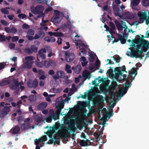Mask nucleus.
Here are the masks:
<instances>
[{
	"label": "nucleus",
	"mask_w": 149,
	"mask_h": 149,
	"mask_svg": "<svg viewBox=\"0 0 149 149\" xmlns=\"http://www.w3.org/2000/svg\"><path fill=\"white\" fill-rule=\"evenodd\" d=\"M125 67L123 66L121 67H116L115 68L114 71L115 77L118 81L124 80L126 81L125 86L119 89L118 92L116 93L114 91L111 92V98L114 100H120V98L126 93L128 88L130 86L132 82L137 74V71L134 68L130 71L129 75L127 77L126 75H122V71H125Z\"/></svg>",
	"instance_id": "1"
},
{
	"label": "nucleus",
	"mask_w": 149,
	"mask_h": 149,
	"mask_svg": "<svg viewBox=\"0 0 149 149\" xmlns=\"http://www.w3.org/2000/svg\"><path fill=\"white\" fill-rule=\"evenodd\" d=\"M74 130V126L72 125H69L68 127H63L58 130L57 133L55 132L54 129L52 130H48L47 134L51 139H59L62 137H68L70 133Z\"/></svg>",
	"instance_id": "2"
},
{
	"label": "nucleus",
	"mask_w": 149,
	"mask_h": 149,
	"mask_svg": "<svg viewBox=\"0 0 149 149\" xmlns=\"http://www.w3.org/2000/svg\"><path fill=\"white\" fill-rule=\"evenodd\" d=\"M72 91V90H70V93L68 97H67L64 100H62L61 102L59 103L57 102L56 104V105L59 108L57 111L54 113V111L52 110H51L49 111V116H47L45 118V119L43 120V122H45V120L48 123H51L52 121V118L54 119V120L56 119H59V114L60 112L62 111V109H63L64 107V102H65L68 103V101H70V97H69L71 96L72 94L73 93H71Z\"/></svg>",
	"instance_id": "3"
},
{
	"label": "nucleus",
	"mask_w": 149,
	"mask_h": 149,
	"mask_svg": "<svg viewBox=\"0 0 149 149\" xmlns=\"http://www.w3.org/2000/svg\"><path fill=\"white\" fill-rule=\"evenodd\" d=\"M103 79L100 77H99L94 81H92V84H93L95 85V86H98V84L100 83H102V85L100 86V91L102 92H106L109 90L108 84L110 82V81L107 80L104 82Z\"/></svg>",
	"instance_id": "4"
},
{
	"label": "nucleus",
	"mask_w": 149,
	"mask_h": 149,
	"mask_svg": "<svg viewBox=\"0 0 149 149\" xmlns=\"http://www.w3.org/2000/svg\"><path fill=\"white\" fill-rule=\"evenodd\" d=\"M44 10L43 7L42 6H36L34 8L31 9L32 12L35 14H38V17H42V22L40 23V25L42 26H44L47 25L48 20L45 19L44 17L45 14L43 13Z\"/></svg>",
	"instance_id": "5"
},
{
	"label": "nucleus",
	"mask_w": 149,
	"mask_h": 149,
	"mask_svg": "<svg viewBox=\"0 0 149 149\" xmlns=\"http://www.w3.org/2000/svg\"><path fill=\"white\" fill-rule=\"evenodd\" d=\"M115 104L114 103H113L111 107L109 108V111H110L109 112L108 114L107 111L104 108L102 110H99L98 113L99 116L100 117L102 116V118L104 120H107V118H108V120L112 115V112L113 110L112 108L115 105Z\"/></svg>",
	"instance_id": "6"
},
{
	"label": "nucleus",
	"mask_w": 149,
	"mask_h": 149,
	"mask_svg": "<svg viewBox=\"0 0 149 149\" xmlns=\"http://www.w3.org/2000/svg\"><path fill=\"white\" fill-rule=\"evenodd\" d=\"M34 58L32 56H28L26 57L24 59H23V64L22 65V70H23L26 69H29L32 67V65L33 63V61Z\"/></svg>",
	"instance_id": "7"
},
{
	"label": "nucleus",
	"mask_w": 149,
	"mask_h": 149,
	"mask_svg": "<svg viewBox=\"0 0 149 149\" xmlns=\"http://www.w3.org/2000/svg\"><path fill=\"white\" fill-rule=\"evenodd\" d=\"M79 37L77 35L75 36V38L74 41L76 46L77 47V48H78L79 47V50H81V52L79 53V55L82 56L86 54V52L85 49L86 46L83 42L82 41L79 39L78 38Z\"/></svg>",
	"instance_id": "8"
},
{
	"label": "nucleus",
	"mask_w": 149,
	"mask_h": 149,
	"mask_svg": "<svg viewBox=\"0 0 149 149\" xmlns=\"http://www.w3.org/2000/svg\"><path fill=\"white\" fill-rule=\"evenodd\" d=\"M100 91L98 88L95 87L92 90V91L88 95V97L89 100H92L94 98L99 100V102L102 104L104 100V98L102 96L98 95V94L100 93Z\"/></svg>",
	"instance_id": "9"
},
{
	"label": "nucleus",
	"mask_w": 149,
	"mask_h": 149,
	"mask_svg": "<svg viewBox=\"0 0 149 149\" xmlns=\"http://www.w3.org/2000/svg\"><path fill=\"white\" fill-rule=\"evenodd\" d=\"M64 16L63 13L60 12L59 11L55 10L53 18L51 19V21L54 23H58L60 22L61 20V16Z\"/></svg>",
	"instance_id": "10"
},
{
	"label": "nucleus",
	"mask_w": 149,
	"mask_h": 149,
	"mask_svg": "<svg viewBox=\"0 0 149 149\" xmlns=\"http://www.w3.org/2000/svg\"><path fill=\"white\" fill-rule=\"evenodd\" d=\"M139 17V21L141 23L143 22L145 20L146 21L148 17L149 16V13L146 10L139 11L137 14Z\"/></svg>",
	"instance_id": "11"
},
{
	"label": "nucleus",
	"mask_w": 149,
	"mask_h": 149,
	"mask_svg": "<svg viewBox=\"0 0 149 149\" xmlns=\"http://www.w3.org/2000/svg\"><path fill=\"white\" fill-rule=\"evenodd\" d=\"M25 122L28 123L25 124H23L22 125L21 127L24 130H25L26 129L31 128L32 129H33L34 128V126L33 125L31 127L30 126V123L33 122V120L32 119H30L29 118H27L25 119L24 120Z\"/></svg>",
	"instance_id": "12"
},
{
	"label": "nucleus",
	"mask_w": 149,
	"mask_h": 149,
	"mask_svg": "<svg viewBox=\"0 0 149 149\" xmlns=\"http://www.w3.org/2000/svg\"><path fill=\"white\" fill-rule=\"evenodd\" d=\"M68 22H67V24H64L61 27V29L65 31L69 29L70 30L71 29L74 28V26L72 25L73 22L68 17Z\"/></svg>",
	"instance_id": "13"
},
{
	"label": "nucleus",
	"mask_w": 149,
	"mask_h": 149,
	"mask_svg": "<svg viewBox=\"0 0 149 149\" xmlns=\"http://www.w3.org/2000/svg\"><path fill=\"white\" fill-rule=\"evenodd\" d=\"M110 28L109 30V32L110 33L111 35H108L107 37L109 38L111 40H113V37L112 34H115L116 29H115V27L114 24L112 22H110Z\"/></svg>",
	"instance_id": "14"
},
{
	"label": "nucleus",
	"mask_w": 149,
	"mask_h": 149,
	"mask_svg": "<svg viewBox=\"0 0 149 149\" xmlns=\"http://www.w3.org/2000/svg\"><path fill=\"white\" fill-rule=\"evenodd\" d=\"M47 138L46 135H44L41 138L38 139H36L34 140L35 144L36 145L35 149H40V147L38 146L39 143L42 142L46 141Z\"/></svg>",
	"instance_id": "15"
},
{
	"label": "nucleus",
	"mask_w": 149,
	"mask_h": 149,
	"mask_svg": "<svg viewBox=\"0 0 149 149\" xmlns=\"http://www.w3.org/2000/svg\"><path fill=\"white\" fill-rule=\"evenodd\" d=\"M120 58L118 56H116L111 57V59H108L106 61L107 64H113L114 63V62L115 63L119 62L120 61Z\"/></svg>",
	"instance_id": "16"
},
{
	"label": "nucleus",
	"mask_w": 149,
	"mask_h": 149,
	"mask_svg": "<svg viewBox=\"0 0 149 149\" xmlns=\"http://www.w3.org/2000/svg\"><path fill=\"white\" fill-rule=\"evenodd\" d=\"M65 54L66 60L68 62L72 61L74 58V54L69 52H65Z\"/></svg>",
	"instance_id": "17"
},
{
	"label": "nucleus",
	"mask_w": 149,
	"mask_h": 149,
	"mask_svg": "<svg viewBox=\"0 0 149 149\" xmlns=\"http://www.w3.org/2000/svg\"><path fill=\"white\" fill-rule=\"evenodd\" d=\"M65 76L64 72L60 70L57 72L56 74H54L52 76L53 78L55 79H57L59 78H63Z\"/></svg>",
	"instance_id": "18"
},
{
	"label": "nucleus",
	"mask_w": 149,
	"mask_h": 149,
	"mask_svg": "<svg viewBox=\"0 0 149 149\" xmlns=\"http://www.w3.org/2000/svg\"><path fill=\"white\" fill-rule=\"evenodd\" d=\"M46 53V51L45 49H41L38 52V54L37 55V59L38 61H39V57H40L42 59H45V54Z\"/></svg>",
	"instance_id": "19"
},
{
	"label": "nucleus",
	"mask_w": 149,
	"mask_h": 149,
	"mask_svg": "<svg viewBox=\"0 0 149 149\" xmlns=\"http://www.w3.org/2000/svg\"><path fill=\"white\" fill-rule=\"evenodd\" d=\"M115 23L117 26V28L119 31L122 30L123 29H124V31L125 32L126 31H127V26L123 24V26L118 21H115Z\"/></svg>",
	"instance_id": "20"
},
{
	"label": "nucleus",
	"mask_w": 149,
	"mask_h": 149,
	"mask_svg": "<svg viewBox=\"0 0 149 149\" xmlns=\"http://www.w3.org/2000/svg\"><path fill=\"white\" fill-rule=\"evenodd\" d=\"M12 108V107H5L1 113L0 114V117H3L6 115L10 111Z\"/></svg>",
	"instance_id": "21"
},
{
	"label": "nucleus",
	"mask_w": 149,
	"mask_h": 149,
	"mask_svg": "<svg viewBox=\"0 0 149 149\" xmlns=\"http://www.w3.org/2000/svg\"><path fill=\"white\" fill-rule=\"evenodd\" d=\"M59 29L58 28L54 30L55 32H49L48 34L50 36H54L56 37L62 36L63 35V34L61 33L58 31Z\"/></svg>",
	"instance_id": "22"
},
{
	"label": "nucleus",
	"mask_w": 149,
	"mask_h": 149,
	"mask_svg": "<svg viewBox=\"0 0 149 149\" xmlns=\"http://www.w3.org/2000/svg\"><path fill=\"white\" fill-rule=\"evenodd\" d=\"M37 50V48L33 45L31 46V49L29 48H27L25 49V52L29 53H32L33 52H36Z\"/></svg>",
	"instance_id": "23"
},
{
	"label": "nucleus",
	"mask_w": 149,
	"mask_h": 149,
	"mask_svg": "<svg viewBox=\"0 0 149 149\" xmlns=\"http://www.w3.org/2000/svg\"><path fill=\"white\" fill-rule=\"evenodd\" d=\"M93 72V71L90 72L87 70H85L83 72L82 78L84 79V81L87 79H89L91 77V73Z\"/></svg>",
	"instance_id": "24"
},
{
	"label": "nucleus",
	"mask_w": 149,
	"mask_h": 149,
	"mask_svg": "<svg viewBox=\"0 0 149 149\" xmlns=\"http://www.w3.org/2000/svg\"><path fill=\"white\" fill-rule=\"evenodd\" d=\"M20 127L18 126L13 127L10 131V133L15 134L18 133L20 130Z\"/></svg>",
	"instance_id": "25"
},
{
	"label": "nucleus",
	"mask_w": 149,
	"mask_h": 149,
	"mask_svg": "<svg viewBox=\"0 0 149 149\" xmlns=\"http://www.w3.org/2000/svg\"><path fill=\"white\" fill-rule=\"evenodd\" d=\"M123 15L125 18L128 19H131L133 18L134 17V15L132 13L129 12H127L124 13L123 14Z\"/></svg>",
	"instance_id": "26"
},
{
	"label": "nucleus",
	"mask_w": 149,
	"mask_h": 149,
	"mask_svg": "<svg viewBox=\"0 0 149 149\" xmlns=\"http://www.w3.org/2000/svg\"><path fill=\"white\" fill-rule=\"evenodd\" d=\"M117 36L118 38V39L116 40L114 38L115 42H118L119 40H120L122 44L125 43L126 42V40L124 36H123L122 35H117Z\"/></svg>",
	"instance_id": "27"
},
{
	"label": "nucleus",
	"mask_w": 149,
	"mask_h": 149,
	"mask_svg": "<svg viewBox=\"0 0 149 149\" xmlns=\"http://www.w3.org/2000/svg\"><path fill=\"white\" fill-rule=\"evenodd\" d=\"M85 107V103L84 102L79 101L78 103L77 108L79 110H82Z\"/></svg>",
	"instance_id": "28"
},
{
	"label": "nucleus",
	"mask_w": 149,
	"mask_h": 149,
	"mask_svg": "<svg viewBox=\"0 0 149 149\" xmlns=\"http://www.w3.org/2000/svg\"><path fill=\"white\" fill-rule=\"evenodd\" d=\"M35 121L37 123H36L37 125L40 123L42 119V116L41 114L36 115L34 116Z\"/></svg>",
	"instance_id": "29"
},
{
	"label": "nucleus",
	"mask_w": 149,
	"mask_h": 149,
	"mask_svg": "<svg viewBox=\"0 0 149 149\" xmlns=\"http://www.w3.org/2000/svg\"><path fill=\"white\" fill-rule=\"evenodd\" d=\"M113 68L110 67L109 69L108 70L107 72L109 74V76L115 77V73L114 71L115 70V68L114 70H113Z\"/></svg>",
	"instance_id": "30"
},
{
	"label": "nucleus",
	"mask_w": 149,
	"mask_h": 149,
	"mask_svg": "<svg viewBox=\"0 0 149 149\" xmlns=\"http://www.w3.org/2000/svg\"><path fill=\"white\" fill-rule=\"evenodd\" d=\"M10 82V80L8 79H5L2 80L0 83V85L4 86L6 85Z\"/></svg>",
	"instance_id": "31"
},
{
	"label": "nucleus",
	"mask_w": 149,
	"mask_h": 149,
	"mask_svg": "<svg viewBox=\"0 0 149 149\" xmlns=\"http://www.w3.org/2000/svg\"><path fill=\"white\" fill-rule=\"evenodd\" d=\"M80 61L81 62V64L83 66H85L88 63L86 58L84 56H82L81 58Z\"/></svg>",
	"instance_id": "32"
},
{
	"label": "nucleus",
	"mask_w": 149,
	"mask_h": 149,
	"mask_svg": "<svg viewBox=\"0 0 149 149\" xmlns=\"http://www.w3.org/2000/svg\"><path fill=\"white\" fill-rule=\"evenodd\" d=\"M47 105V103L46 102L41 103L38 106V108L41 109H45Z\"/></svg>",
	"instance_id": "33"
},
{
	"label": "nucleus",
	"mask_w": 149,
	"mask_h": 149,
	"mask_svg": "<svg viewBox=\"0 0 149 149\" xmlns=\"http://www.w3.org/2000/svg\"><path fill=\"white\" fill-rule=\"evenodd\" d=\"M35 63L36 65L40 68H42L44 67V62L43 61L41 62L36 61L35 62Z\"/></svg>",
	"instance_id": "34"
},
{
	"label": "nucleus",
	"mask_w": 149,
	"mask_h": 149,
	"mask_svg": "<svg viewBox=\"0 0 149 149\" xmlns=\"http://www.w3.org/2000/svg\"><path fill=\"white\" fill-rule=\"evenodd\" d=\"M81 70V66L80 65H77L74 68L75 72L77 74L79 73Z\"/></svg>",
	"instance_id": "35"
},
{
	"label": "nucleus",
	"mask_w": 149,
	"mask_h": 149,
	"mask_svg": "<svg viewBox=\"0 0 149 149\" xmlns=\"http://www.w3.org/2000/svg\"><path fill=\"white\" fill-rule=\"evenodd\" d=\"M23 84V81H22L21 82H20L18 85L17 84H15L14 85L10 86V87L11 89H15L17 88V85H22Z\"/></svg>",
	"instance_id": "36"
},
{
	"label": "nucleus",
	"mask_w": 149,
	"mask_h": 149,
	"mask_svg": "<svg viewBox=\"0 0 149 149\" xmlns=\"http://www.w3.org/2000/svg\"><path fill=\"white\" fill-rule=\"evenodd\" d=\"M65 70L68 73H70L72 72L71 69V67L68 65H66L65 66Z\"/></svg>",
	"instance_id": "37"
},
{
	"label": "nucleus",
	"mask_w": 149,
	"mask_h": 149,
	"mask_svg": "<svg viewBox=\"0 0 149 149\" xmlns=\"http://www.w3.org/2000/svg\"><path fill=\"white\" fill-rule=\"evenodd\" d=\"M142 4L143 6H147L149 5V0H143Z\"/></svg>",
	"instance_id": "38"
},
{
	"label": "nucleus",
	"mask_w": 149,
	"mask_h": 149,
	"mask_svg": "<svg viewBox=\"0 0 149 149\" xmlns=\"http://www.w3.org/2000/svg\"><path fill=\"white\" fill-rule=\"evenodd\" d=\"M56 79H55L54 80H52L50 82V85L52 87H54L56 86Z\"/></svg>",
	"instance_id": "39"
},
{
	"label": "nucleus",
	"mask_w": 149,
	"mask_h": 149,
	"mask_svg": "<svg viewBox=\"0 0 149 149\" xmlns=\"http://www.w3.org/2000/svg\"><path fill=\"white\" fill-rule=\"evenodd\" d=\"M89 60L91 62H93L94 61V58L95 55L94 54H93L91 53H89Z\"/></svg>",
	"instance_id": "40"
},
{
	"label": "nucleus",
	"mask_w": 149,
	"mask_h": 149,
	"mask_svg": "<svg viewBox=\"0 0 149 149\" xmlns=\"http://www.w3.org/2000/svg\"><path fill=\"white\" fill-rule=\"evenodd\" d=\"M79 143V144L82 146H85L88 145L87 142L84 140H80Z\"/></svg>",
	"instance_id": "41"
},
{
	"label": "nucleus",
	"mask_w": 149,
	"mask_h": 149,
	"mask_svg": "<svg viewBox=\"0 0 149 149\" xmlns=\"http://www.w3.org/2000/svg\"><path fill=\"white\" fill-rule=\"evenodd\" d=\"M44 67L48 68L50 67L49 61H43Z\"/></svg>",
	"instance_id": "42"
},
{
	"label": "nucleus",
	"mask_w": 149,
	"mask_h": 149,
	"mask_svg": "<svg viewBox=\"0 0 149 149\" xmlns=\"http://www.w3.org/2000/svg\"><path fill=\"white\" fill-rule=\"evenodd\" d=\"M36 96L35 95H30L29 97V100L30 102H33L36 100Z\"/></svg>",
	"instance_id": "43"
},
{
	"label": "nucleus",
	"mask_w": 149,
	"mask_h": 149,
	"mask_svg": "<svg viewBox=\"0 0 149 149\" xmlns=\"http://www.w3.org/2000/svg\"><path fill=\"white\" fill-rule=\"evenodd\" d=\"M140 1V0H134L132 3L133 5L134 6H137Z\"/></svg>",
	"instance_id": "44"
},
{
	"label": "nucleus",
	"mask_w": 149,
	"mask_h": 149,
	"mask_svg": "<svg viewBox=\"0 0 149 149\" xmlns=\"http://www.w3.org/2000/svg\"><path fill=\"white\" fill-rule=\"evenodd\" d=\"M8 8L7 7L6 8H2L1 9V11L2 13L5 14H7L9 12L8 10Z\"/></svg>",
	"instance_id": "45"
},
{
	"label": "nucleus",
	"mask_w": 149,
	"mask_h": 149,
	"mask_svg": "<svg viewBox=\"0 0 149 149\" xmlns=\"http://www.w3.org/2000/svg\"><path fill=\"white\" fill-rule=\"evenodd\" d=\"M95 66L96 69H98L100 66V62L99 60H97L95 63Z\"/></svg>",
	"instance_id": "46"
},
{
	"label": "nucleus",
	"mask_w": 149,
	"mask_h": 149,
	"mask_svg": "<svg viewBox=\"0 0 149 149\" xmlns=\"http://www.w3.org/2000/svg\"><path fill=\"white\" fill-rule=\"evenodd\" d=\"M62 90V89L61 88H54V91L55 93H58L60 92Z\"/></svg>",
	"instance_id": "47"
},
{
	"label": "nucleus",
	"mask_w": 149,
	"mask_h": 149,
	"mask_svg": "<svg viewBox=\"0 0 149 149\" xmlns=\"http://www.w3.org/2000/svg\"><path fill=\"white\" fill-rule=\"evenodd\" d=\"M27 33L29 35H33L34 33V31L33 30L30 29L28 31Z\"/></svg>",
	"instance_id": "48"
},
{
	"label": "nucleus",
	"mask_w": 149,
	"mask_h": 149,
	"mask_svg": "<svg viewBox=\"0 0 149 149\" xmlns=\"http://www.w3.org/2000/svg\"><path fill=\"white\" fill-rule=\"evenodd\" d=\"M7 62H3L0 63V70L3 68L6 65Z\"/></svg>",
	"instance_id": "49"
},
{
	"label": "nucleus",
	"mask_w": 149,
	"mask_h": 149,
	"mask_svg": "<svg viewBox=\"0 0 149 149\" xmlns=\"http://www.w3.org/2000/svg\"><path fill=\"white\" fill-rule=\"evenodd\" d=\"M50 66H51L52 67H54L56 65V63L55 62L52 60H49Z\"/></svg>",
	"instance_id": "50"
},
{
	"label": "nucleus",
	"mask_w": 149,
	"mask_h": 149,
	"mask_svg": "<svg viewBox=\"0 0 149 149\" xmlns=\"http://www.w3.org/2000/svg\"><path fill=\"white\" fill-rule=\"evenodd\" d=\"M18 17H19V18H22V19H24L26 17V16L24 14H20L18 15Z\"/></svg>",
	"instance_id": "51"
},
{
	"label": "nucleus",
	"mask_w": 149,
	"mask_h": 149,
	"mask_svg": "<svg viewBox=\"0 0 149 149\" xmlns=\"http://www.w3.org/2000/svg\"><path fill=\"white\" fill-rule=\"evenodd\" d=\"M6 39V37L4 36L0 35V42L4 41Z\"/></svg>",
	"instance_id": "52"
},
{
	"label": "nucleus",
	"mask_w": 149,
	"mask_h": 149,
	"mask_svg": "<svg viewBox=\"0 0 149 149\" xmlns=\"http://www.w3.org/2000/svg\"><path fill=\"white\" fill-rule=\"evenodd\" d=\"M55 56V54L54 52L50 51L49 52V54H48V57H50L52 56Z\"/></svg>",
	"instance_id": "53"
},
{
	"label": "nucleus",
	"mask_w": 149,
	"mask_h": 149,
	"mask_svg": "<svg viewBox=\"0 0 149 149\" xmlns=\"http://www.w3.org/2000/svg\"><path fill=\"white\" fill-rule=\"evenodd\" d=\"M15 44L13 43H11L9 45V47L11 49H15Z\"/></svg>",
	"instance_id": "54"
},
{
	"label": "nucleus",
	"mask_w": 149,
	"mask_h": 149,
	"mask_svg": "<svg viewBox=\"0 0 149 149\" xmlns=\"http://www.w3.org/2000/svg\"><path fill=\"white\" fill-rule=\"evenodd\" d=\"M38 34H39L40 38H42L45 36V33L43 32L40 31L38 33Z\"/></svg>",
	"instance_id": "55"
},
{
	"label": "nucleus",
	"mask_w": 149,
	"mask_h": 149,
	"mask_svg": "<svg viewBox=\"0 0 149 149\" xmlns=\"http://www.w3.org/2000/svg\"><path fill=\"white\" fill-rule=\"evenodd\" d=\"M18 36H14L12 38V41L15 42L16 41H17L18 40Z\"/></svg>",
	"instance_id": "56"
},
{
	"label": "nucleus",
	"mask_w": 149,
	"mask_h": 149,
	"mask_svg": "<svg viewBox=\"0 0 149 149\" xmlns=\"http://www.w3.org/2000/svg\"><path fill=\"white\" fill-rule=\"evenodd\" d=\"M66 46H65L63 47V48L64 49H68L70 47V45L68 42H66Z\"/></svg>",
	"instance_id": "57"
},
{
	"label": "nucleus",
	"mask_w": 149,
	"mask_h": 149,
	"mask_svg": "<svg viewBox=\"0 0 149 149\" xmlns=\"http://www.w3.org/2000/svg\"><path fill=\"white\" fill-rule=\"evenodd\" d=\"M17 31V30L14 27H12L11 28V33H15Z\"/></svg>",
	"instance_id": "58"
},
{
	"label": "nucleus",
	"mask_w": 149,
	"mask_h": 149,
	"mask_svg": "<svg viewBox=\"0 0 149 149\" xmlns=\"http://www.w3.org/2000/svg\"><path fill=\"white\" fill-rule=\"evenodd\" d=\"M1 22L2 24L5 26H7L8 24V23L6 21L2 20Z\"/></svg>",
	"instance_id": "59"
},
{
	"label": "nucleus",
	"mask_w": 149,
	"mask_h": 149,
	"mask_svg": "<svg viewBox=\"0 0 149 149\" xmlns=\"http://www.w3.org/2000/svg\"><path fill=\"white\" fill-rule=\"evenodd\" d=\"M45 84V81L44 80H40L39 82V85L40 86H43Z\"/></svg>",
	"instance_id": "60"
},
{
	"label": "nucleus",
	"mask_w": 149,
	"mask_h": 149,
	"mask_svg": "<svg viewBox=\"0 0 149 149\" xmlns=\"http://www.w3.org/2000/svg\"><path fill=\"white\" fill-rule=\"evenodd\" d=\"M33 85L35 87H36L37 86L38 84V82L37 81V80H35L33 81Z\"/></svg>",
	"instance_id": "61"
},
{
	"label": "nucleus",
	"mask_w": 149,
	"mask_h": 149,
	"mask_svg": "<svg viewBox=\"0 0 149 149\" xmlns=\"http://www.w3.org/2000/svg\"><path fill=\"white\" fill-rule=\"evenodd\" d=\"M46 76H45L44 74H42L39 77V79L40 80H44L46 79Z\"/></svg>",
	"instance_id": "62"
},
{
	"label": "nucleus",
	"mask_w": 149,
	"mask_h": 149,
	"mask_svg": "<svg viewBox=\"0 0 149 149\" xmlns=\"http://www.w3.org/2000/svg\"><path fill=\"white\" fill-rule=\"evenodd\" d=\"M5 30L6 32L7 33H11V28L9 27H6Z\"/></svg>",
	"instance_id": "63"
},
{
	"label": "nucleus",
	"mask_w": 149,
	"mask_h": 149,
	"mask_svg": "<svg viewBox=\"0 0 149 149\" xmlns=\"http://www.w3.org/2000/svg\"><path fill=\"white\" fill-rule=\"evenodd\" d=\"M26 37L29 40H32L34 39V38L33 36H30L29 35H27L26 36Z\"/></svg>",
	"instance_id": "64"
}]
</instances>
